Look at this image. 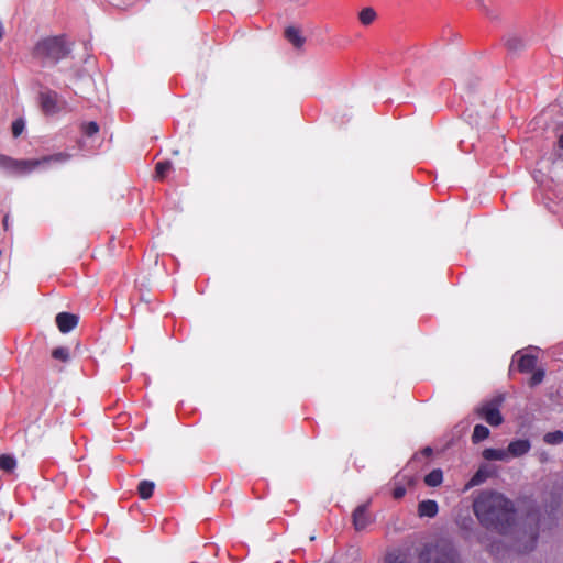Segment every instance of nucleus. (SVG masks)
Wrapping results in <instances>:
<instances>
[{"instance_id":"f257e3e1","label":"nucleus","mask_w":563,"mask_h":563,"mask_svg":"<svg viewBox=\"0 0 563 563\" xmlns=\"http://www.w3.org/2000/svg\"><path fill=\"white\" fill-rule=\"evenodd\" d=\"M483 526L511 539L519 552L531 551L539 534L540 512L532 500L515 510L512 503L497 493H483L473 503Z\"/></svg>"},{"instance_id":"f03ea898","label":"nucleus","mask_w":563,"mask_h":563,"mask_svg":"<svg viewBox=\"0 0 563 563\" xmlns=\"http://www.w3.org/2000/svg\"><path fill=\"white\" fill-rule=\"evenodd\" d=\"M219 466L207 460H158L152 470L161 481H181L217 470Z\"/></svg>"},{"instance_id":"7ed1b4c3","label":"nucleus","mask_w":563,"mask_h":563,"mask_svg":"<svg viewBox=\"0 0 563 563\" xmlns=\"http://www.w3.org/2000/svg\"><path fill=\"white\" fill-rule=\"evenodd\" d=\"M71 48L65 36H48L40 40L34 48L33 56L43 65H56L66 58Z\"/></svg>"},{"instance_id":"20e7f679","label":"nucleus","mask_w":563,"mask_h":563,"mask_svg":"<svg viewBox=\"0 0 563 563\" xmlns=\"http://www.w3.org/2000/svg\"><path fill=\"white\" fill-rule=\"evenodd\" d=\"M420 563H462L454 544L445 539L428 545L420 554Z\"/></svg>"},{"instance_id":"39448f33","label":"nucleus","mask_w":563,"mask_h":563,"mask_svg":"<svg viewBox=\"0 0 563 563\" xmlns=\"http://www.w3.org/2000/svg\"><path fill=\"white\" fill-rule=\"evenodd\" d=\"M504 402V396L498 395L494 398L483 401L474 408V413L478 419L485 420L492 427H498L504 422L500 407Z\"/></svg>"},{"instance_id":"423d86ee","label":"nucleus","mask_w":563,"mask_h":563,"mask_svg":"<svg viewBox=\"0 0 563 563\" xmlns=\"http://www.w3.org/2000/svg\"><path fill=\"white\" fill-rule=\"evenodd\" d=\"M69 158H70V154L60 152V153L43 156L41 158H35V159H18V163H24V164L16 165L14 167L12 175H19V176L26 175V174L32 173L33 170H35L38 167L47 166L52 163H65V162L69 161Z\"/></svg>"},{"instance_id":"0eeeda50","label":"nucleus","mask_w":563,"mask_h":563,"mask_svg":"<svg viewBox=\"0 0 563 563\" xmlns=\"http://www.w3.org/2000/svg\"><path fill=\"white\" fill-rule=\"evenodd\" d=\"M37 102L41 111L45 115H54L60 112L63 109L58 93L48 88H43L40 90Z\"/></svg>"},{"instance_id":"6e6552de","label":"nucleus","mask_w":563,"mask_h":563,"mask_svg":"<svg viewBox=\"0 0 563 563\" xmlns=\"http://www.w3.org/2000/svg\"><path fill=\"white\" fill-rule=\"evenodd\" d=\"M498 467L490 463L485 462L481 464L476 473L473 475V477L467 482L465 485V489H468L471 487L477 486L486 482L488 478H493L497 476Z\"/></svg>"},{"instance_id":"1a4fd4ad","label":"nucleus","mask_w":563,"mask_h":563,"mask_svg":"<svg viewBox=\"0 0 563 563\" xmlns=\"http://www.w3.org/2000/svg\"><path fill=\"white\" fill-rule=\"evenodd\" d=\"M55 322L62 333H68L78 325L79 317L70 312H59Z\"/></svg>"},{"instance_id":"9d476101","label":"nucleus","mask_w":563,"mask_h":563,"mask_svg":"<svg viewBox=\"0 0 563 563\" xmlns=\"http://www.w3.org/2000/svg\"><path fill=\"white\" fill-rule=\"evenodd\" d=\"M515 357H517V369L520 373H530L536 369L538 363L536 355L516 353Z\"/></svg>"},{"instance_id":"9b49d317","label":"nucleus","mask_w":563,"mask_h":563,"mask_svg":"<svg viewBox=\"0 0 563 563\" xmlns=\"http://www.w3.org/2000/svg\"><path fill=\"white\" fill-rule=\"evenodd\" d=\"M285 38L296 48H301L305 45L306 38L301 34L300 29L296 26H287L284 32Z\"/></svg>"},{"instance_id":"f8f14e48","label":"nucleus","mask_w":563,"mask_h":563,"mask_svg":"<svg viewBox=\"0 0 563 563\" xmlns=\"http://www.w3.org/2000/svg\"><path fill=\"white\" fill-rule=\"evenodd\" d=\"M366 507V504L360 505L353 512V525L357 531L365 529L367 526Z\"/></svg>"},{"instance_id":"ddd939ff","label":"nucleus","mask_w":563,"mask_h":563,"mask_svg":"<svg viewBox=\"0 0 563 563\" xmlns=\"http://www.w3.org/2000/svg\"><path fill=\"white\" fill-rule=\"evenodd\" d=\"M418 514L420 517L433 518L438 514V504L434 500H423L418 505Z\"/></svg>"},{"instance_id":"4468645a","label":"nucleus","mask_w":563,"mask_h":563,"mask_svg":"<svg viewBox=\"0 0 563 563\" xmlns=\"http://www.w3.org/2000/svg\"><path fill=\"white\" fill-rule=\"evenodd\" d=\"M530 443L528 440H516L509 443L508 452L514 456H521L528 453Z\"/></svg>"},{"instance_id":"2eb2a0df","label":"nucleus","mask_w":563,"mask_h":563,"mask_svg":"<svg viewBox=\"0 0 563 563\" xmlns=\"http://www.w3.org/2000/svg\"><path fill=\"white\" fill-rule=\"evenodd\" d=\"M173 169L170 161H161L155 165L154 180L163 181L167 174Z\"/></svg>"},{"instance_id":"dca6fc26","label":"nucleus","mask_w":563,"mask_h":563,"mask_svg":"<svg viewBox=\"0 0 563 563\" xmlns=\"http://www.w3.org/2000/svg\"><path fill=\"white\" fill-rule=\"evenodd\" d=\"M377 19V13L376 11L371 8V7H366L364 9H362L360 12H358V21L362 25L364 26H368L371 25L372 23H374V21Z\"/></svg>"},{"instance_id":"f3484780","label":"nucleus","mask_w":563,"mask_h":563,"mask_svg":"<svg viewBox=\"0 0 563 563\" xmlns=\"http://www.w3.org/2000/svg\"><path fill=\"white\" fill-rule=\"evenodd\" d=\"M474 523V519L468 514L459 515L456 517V525L460 527L461 530H463L466 533V536L471 533Z\"/></svg>"},{"instance_id":"a211bd4d","label":"nucleus","mask_w":563,"mask_h":563,"mask_svg":"<svg viewBox=\"0 0 563 563\" xmlns=\"http://www.w3.org/2000/svg\"><path fill=\"white\" fill-rule=\"evenodd\" d=\"M443 473L440 468H435L424 477V483L430 487H437L442 483Z\"/></svg>"},{"instance_id":"6ab92c4d","label":"nucleus","mask_w":563,"mask_h":563,"mask_svg":"<svg viewBox=\"0 0 563 563\" xmlns=\"http://www.w3.org/2000/svg\"><path fill=\"white\" fill-rule=\"evenodd\" d=\"M489 429L484 424H476L472 434V442L479 443L481 441L487 439L489 437Z\"/></svg>"},{"instance_id":"aec40b11","label":"nucleus","mask_w":563,"mask_h":563,"mask_svg":"<svg viewBox=\"0 0 563 563\" xmlns=\"http://www.w3.org/2000/svg\"><path fill=\"white\" fill-rule=\"evenodd\" d=\"M22 163H18V159L12 158L10 156H7L4 154H0V168L7 170L8 173L12 174L14 170V167L16 165H21Z\"/></svg>"},{"instance_id":"412c9836","label":"nucleus","mask_w":563,"mask_h":563,"mask_svg":"<svg viewBox=\"0 0 563 563\" xmlns=\"http://www.w3.org/2000/svg\"><path fill=\"white\" fill-rule=\"evenodd\" d=\"M550 498L549 507L552 511L558 510L562 504L563 493L561 489H555L550 493Z\"/></svg>"},{"instance_id":"4be33fe9","label":"nucleus","mask_w":563,"mask_h":563,"mask_svg":"<svg viewBox=\"0 0 563 563\" xmlns=\"http://www.w3.org/2000/svg\"><path fill=\"white\" fill-rule=\"evenodd\" d=\"M506 46L509 51H518L525 46V42L517 35H510L506 38Z\"/></svg>"},{"instance_id":"5701e85b","label":"nucleus","mask_w":563,"mask_h":563,"mask_svg":"<svg viewBox=\"0 0 563 563\" xmlns=\"http://www.w3.org/2000/svg\"><path fill=\"white\" fill-rule=\"evenodd\" d=\"M544 376H545V371L543 368H536L534 371H532V375L528 382V385L531 388L538 386L539 384H541L543 382Z\"/></svg>"},{"instance_id":"b1692460","label":"nucleus","mask_w":563,"mask_h":563,"mask_svg":"<svg viewBox=\"0 0 563 563\" xmlns=\"http://www.w3.org/2000/svg\"><path fill=\"white\" fill-rule=\"evenodd\" d=\"M154 489V483L144 481L139 485V493L143 499H147L152 496Z\"/></svg>"},{"instance_id":"393cba45","label":"nucleus","mask_w":563,"mask_h":563,"mask_svg":"<svg viewBox=\"0 0 563 563\" xmlns=\"http://www.w3.org/2000/svg\"><path fill=\"white\" fill-rule=\"evenodd\" d=\"M544 442L548 444H560L563 442V432L560 430L548 432L544 435Z\"/></svg>"},{"instance_id":"a878e982","label":"nucleus","mask_w":563,"mask_h":563,"mask_svg":"<svg viewBox=\"0 0 563 563\" xmlns=\"http://www.w3.org/2000/svg\"><path fill=\"white\" fill-rule=\"evenodd\" d=\"M52 357L66 363L70 358L69 351L66 347H56L52 351Z\"/></svg>"},{"instance_id":"bb28decb","label":"nucleus","mask_w":563,"mask_h":563,"mask_svg":"<svg viewBox=\"0 0 563 563\" xmlns=\"http://www.w3.org/2000/svg\"><path fill=\"white\" fill-rule=\"evenodd\" d=\"M81 130H82V133L86 134L87 136H92L99 131V125L96 122L90 121V122L84 123L81 126Z\"/></svg>"},{"instance_id":"cd10ccee","label":"nucleus","mask_w":563,"mask_h":563,"mask_svg":"<svg viewBox=\"0 0 563 563\" xmlns=\"http://www.w3.org/2000/svg\"><path fill=\"white\" fill-rule=\"evenodd\" d=\"M16 466V460H0V470L12 473Z\"/></svg>"},{"instance_id":"c85d7f7f","label":"nucleus","mask_w":563,"mask_h":563,"mask_svg":"<svg viewBox=\"0 0 563 563\" xmlns=\"http://www.w3.org/2000/svg\"><path fill=\"white\" fill-rule=\"evenodd\" d=\"M24 121L22 119H18L15 121H13L12 123V134L14 137H18L19 135H21V133L23 132L24 130Z\"/></svg>"},{"instance_id":"c756f323","label":"nucleus","mask_w":563,"mask_h":563,"mask_svg":"<svg viewBox=\"0 0 563 563\" xmlns=\"http://www.w3.org/2000/svg\"><path fill=\"white\" fill-rule=\"evenodd\" d=\"M482 457H505V454L503 452H499L497 450L487 449L483 452Z\"/></svg>"},{"instance_id":"7c9ffc66","label":"nucleus","mask_w":563,"mask_h":563,"mask_svg":"<svg viewBox=\"0 0 563 563\" xmlns=\"http://www.w3.org/2000/svg\"><path fill=\"white\" fill-rule=\"evenodd\" d=\"M386 563H406L401 555L388 554L385 559Z\"/></svg>"},{"instance_id":"2f4dec72","label":"nucleus","mask_w":563,"mask_h":563,"mask_svg":"<svg viewBox=\"0 0 563 563\" xmlns=\"http://www.w3.org/2000/svg\"><path fill=\"white\" fill-rule=\"evenodd\" d=\"M405 494H406V489H405V487H402V486H398V487H396V488L394 489V492H393V496H394V498H396V499L401 498Z\"/></svg>"},{"instance_id":"473e14b6","label":"nucleus","mask_w":563,"mask_h":563,"mask_svg":"<svg viewBox=\"0 0 563 563\" xmlns=\"http://www.w3.org/2000/svg\"><path fill=\"white\" fill-rule=\"evenodd\" d=\"M465 427H461L460 424H456L452 431V437L461 438L464 433Z\"/></svg>"},{"instance_id":"72a5a7b5","label":"nucleus","mask_w":563,"mask_h":563,"mask_svg":"<svg viewBox=\"0 0 563 563\" xmlns=\"http://www.w3.org/2000/svg\"><path fill=\"white\" fill-rule=\"evenodd\" d=\"M426 457H430L433 454V449L431 446H426L421 452Z\"/></svg>"},{"instance_id":"f704fd0d","label":"nucleus","mask_w":563,"mask_h":563,"mask_svg":"<svg viewBox=\"0 0 563 563\" xmlns=\"http://www.w3.org/2000/svg\"><path fill=\"white\" fill-rule=\"evenodd\" d=\"M558 144H559V147L561 150H563V133L559 136Z\"/></svg>"},{"instance_id":"c9c22d12","label":"nucleus","mask_w":563,"mask_h":563,"mask_svg":"<svg viewBox=\"0 0 563 563\" xmlns=\"http://www.w3.org/2000/svg\"><path fill=\"white\" fill-rule=\"evenodd\" d=\"M3 25L2 23L0 22V40L3 37Z\"/></svg>"},{"instance_id":"e433bc0d","label":"nucleus","mask_w":563,"mask_h":563,"mask_svg":"<svg viewBox=\"0 0 563 563\" xmlns=\"http://www.w3.org/2000/svg\"><path fill=\"white\" fill-rule=\"evenodd\" d=\"M451 445H453V441L452 440L448 441L445 448H450Z\"/></svg>"},{"instance_id":"4c0bfd02","label":"nucleus","mask_w":563,"mask_h":563,"mask_svg":"<svg viewBox=\"0 0 563 563\" xmlns=\"http://www.w3.org/2000/svg\"><path fill=\"white\" fill-rule=\"evenodd\" d=\"M0 457H1V459H4V457H10V456H9V455H7V454H1V455H0Z\"/></svg>"},{"instance_id":"58836bf2","label":"nucleus","mask_w":563,"mask_h":563,"mask_svg":"<svg viewBox=\"0 0 563 563\" xmlns=\"http://www.w3.org/2000/svg\"><path fill=\"white\" fill-rule=\"evenodd\" d=\"M7 220H8V217H5L4 220H3L4 227H7Z\"/></svg>"},{"instance_id":"ea45409f","label":"nucleus","mask_w":563,"mask_h":563,"mask_svg":"<svg viewBox=\"0 0 563 563\" xmlns=\"http://www.w3.org/2000/svg\"><path fill=\"white\" fill-rule=\"evenodd\" d=\"M437 453L438 454L444 453V449L443 450H438Z\"/></svg>"}]
</instances>
